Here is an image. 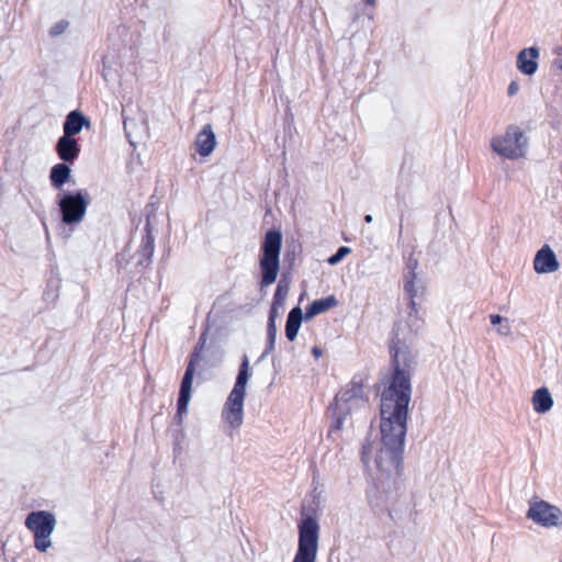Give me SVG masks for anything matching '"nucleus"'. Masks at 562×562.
<instances>
[{"label": "nucleus", "mask_w": 562, "mask_h": 562, "mask_svg": "<svg viewBox=\"0 0 562 562\" xmlns=\"http://www.w3.org/2000/svg\"><path fill=\"white\" fill-rule=\"evenodd\" d=\"M408 349L395 351L396 371L384 380L380 405V436L369 439L362 448V461L382 484L394 482L401 470V453L406 434L408 405L412 396Z\"/></svg>", "instance_id": "f257e3e1"}, {"label": "nucleus", "mask_w": 562, "mask_h": 562, "mask_svg": "<svg viewBox=\"0 0 562 562\" xmlns=\"http://www.w3.org/2000/svg\"><path fill=\"white\" fill-rule=\"evenodd\" d=\"M251 375L252 372L249 360L245 356L239 367L235 384L222 408L221 418L226 429L236 430L244 424L245 397L247 384Z\"/></svg>", "instance_id": "f03ea898"}, {"label": "nucleus", "mask_w": 562, "mask_h": 562, "mask_svg": "<svg viewBox=\"0 0 562 562\" xmlns=\"http://www.w3.org/2000/svg\"><path fill=\"white\" fill-rule=\"evenodd\" d=\"M491 149L502 158L519 160L526 157L529 138L518 125H508L502 133L494 135L490 142Z\"/></svg>", "instance_id": "7ed1b4c3"}, {"label": "nucleus", "mask_w": 562, "mask_h": 562, "mask_svg": "<svg viewBox=\"0 0 562 562\" xmlns=\"http://www.w3.org/2000/svg\"><path fill=\"white\" fill-rule=\"evenodd\" d=\"M281 247L282 234L279 231L267 232L261 243L259 255L260 285L262 288L271 285L278 278Z\"/></svg>", "instance_id": "20e7f679"}, {"label": "nucleus", "mask_w": 562, "mask_h": 562, "mask_svg": "<svg viewBox=\"0 0 562 562\" xmlns=\"http://www.w3.org/2000/svg\"><path fill=\"white\" fill-rule=\"evenodd\" d=\"M137 71L134 54L131 49L111 50L106 53L102 61V77L108 82H122Z\"/></svg>", "instance_id": "39448f33"}, {"label": "nucleus", "mask_w": 562, "mask_h": 562, "mask_svg": "<svg viewBox=\"0 0 562 562\" xmlns=\"http://www.w3.org/2000/svg\"><path fill=\"white\" fill-rule=\"evenodd\" d=\"M299 542L292 562H316L318 552L319 525L312 516L303 517L297 524Z\"/></svg>", "instance_id": "423d86ee"}, {"label": "nucleus", "mask_w": 562, "mask_h": 562, "mask_svg": "<svg viewBox=\"0 0 562 562\" xmlns=\"http://www.w3.org/2000/svg\"><path fill=\"white\" fill-rule=\"evenodd\" d=\"M56 517L46 510L32 512L25 519V527L33 533L34 547L46 552L52 547L50 536L56 527Z\"/></svg>", "instance_id": "0eeeda50"}, {"label": "nucleus", "mask_w": 562, "mask_h": 562, "mask_svg": "<svg viewBox=\"0 0 562 562\" xmlns=\"http://www.w3.org/2000/svg\"><path fill=\"white\" fill-rule=\"evenodd\" d=\"M408 313H407V341L400 339L401 333L404 335V329L398 327L397 329V340L393 344L391 353L393 359V372L391 375H393L396 371V363H395V351L400 349H408L412 355V362L409 367V380H412V374L414 371V364H415V352L413 350V338L420 333V330L424 327V317L422 314V305H414V306H407ZM412 383V381H409Z\"/></svg>", "instance_id": "6e6552de"}, {"label": "nucleus", "mask_w": 562, "mask_h": 562, "mask_svg": "<svg viewBox=\"0 0 562 562\" xmlns=\"http://www.w3.org/2000/svg\"><path fill=\"white\" fill-rule=\"evenodd\" d=\"M58 206L64 224L74 226L80 224L87 214L90 203L89 194L85 190L58 194Z\"/></svg>", "instance_id": "1a4fd4ad"}, {"label": "nucleus", "mask_w": 562, "mask_h": 562, "mask_svg": "<svg viewBox=\"0 0 562 562\" xmlns=\"http://www.w3.org/2000/svg\"><path fill=\"white\" fill-rule=\"evenodd\" d=\"M526 517L536 526L544 529L562 528V509L544 499H530Z\"/></svg>", "instance_id": "9d476101"}, {"label": "nucleus", "mask_w": 562, "mask_h": 562, "mask_svg": "<svg viewBox=\"0 0 562 562\" xmlns=\"http://www.w3.org/2000/svg\"><path fill=\"white\" fill-rule=\"evenodd\" d=\"M403 290L407 297V306L420 305L428 294V283L415 269L409 268L404 278Z\"/></svg>", "instance_id": "9b49d317"}, {"label": "nucleus", "mask_w": 562, "mask_h": 562, "mask_svg": "<svg viewBox=\"0 0 562 562\" xmlns=\"http://www.w3.org/2000/svg\"><path fill=\"white\" fill-rule=\"evenodd\" d=\"M195 367L194 362L191 361L187 368L184 376L182 379L180 391H179V400H178V423L181 424L183 420V416L188 413L189 403L191 400L192 393V383L194 375Z\"/></svg>", "instance_id": "f8f14e48"}, {"label": "nucleus", "mask_w": 562, "mask_h": 562, "mask_svg": "<svg viewBox=\"0 0 562 562\" xmlns=\"http://www.w3.org/2000/svg\"><path fill=\"white\" fill-rule=\"evenodd\" d=\"M540 49L536 46L522 48L516 58L517 69L525 76H533L539 67Z\"/></svg>", "instance_id": "ddd939ff"}, {"label": "nucleus", "mask_w": 562, "mask_h": 562, "mask_svg": "<svg viewBox=\"0 0 562 562\" xmlns=\"http://www.w3.org/2000/svg\"><path fill=\"white\" fill-rule=\"evenodd\" d=\"M559 267L557 256L548 245L537 251L533 259V269L537 273H551L557 271Z\"/></svg>", "instance_id": "4468645a"}, {"label": "nucleus", "mask_w": 562, "mask_h": 562, "mask_svg": "<svg viewBox=\"0 0 562 562\" xmlns=\"http://www.w3.org/2000/svg\"><path fill=\"white\" fill-rule=\"evenodd\" d=\"M363 407H366V402L357 395H349L347 392L338 395L336 397L337 427H341L342 419L349 412Z\"/></svg>", "instance_id": "2eb2a0df"}, {"label": "nucleus", "mask_w": 562, "mask_h": 562, "mask_svg": "<svg viewBox=\"0 0 562 562\" xmlns=\"http://www.w3.org/2000/svg\"><path fill=\"white\" fill-rule=\"evenodd\" d=\"M216 147V136L210 124L203 126L195 138L196 153L202 157L210 156Z\"/></svg>", "instance_id": "dca6fc26"}, {"label": "nucleus", "mask_w": 562, "mask_h": 562, "mask_svg": "<svg viewBox=\"0 0 562 562\" xmlns=\"http://www.w3.org/2000/svg\"><path fill=\"white\" fill-rule=\"evenodd\" d=\"M91 122L80 111L75 110L68 113L64 122V135L74 137L79 134L83 127L90 128Z\"/></svg>", "instance_id": "f3484780"}, {"label": "nucleus", "mask_w": 562, "mask_h": 562, "mask_svg": "<svg viewBox=\"0 0 562 562\" xmlns=\"http://www.w3.org/2000/svg\"><path fill=\"white\" fill-rule=\"evenodd\" d=\"M56 151L63 161H72L78 157L80 149L74 137L63 135L56 144Z\"/></svg>", "instance_id": "a211bd4d"}, {"label": "nucleus", "mask_w": 562, "mask_h": 562, "mask_svg": "<svg viewBox=\"0 0 562 562\" xmlns=\"http://www.w3.org/2000/svg\"><path fill=\"white\" fill-rule=\"evenodd\" d=\"M531 404L536 413L546 414L551 411L554 401L548 387L542 386L533 391Z\"/></svg>", "instance_id": "6ab92c4d"}, {"label": "nucleus", "mask_w": 562, "mask_h": 562, "mask_svg": "<svg viewBox=\"0 0 562 562\" xmlns=\"http://www.w3.org/2000/svg\"><path fill=\"white\" fill-rule=\"evenodd\" d=\"M338 304L334 295L315 300L305 311V319H311L316 315L324 313Z\"/></svg>", "instance_id": "aec40b11"}, {"label": "nucleus", "mask_w": 562, "mask_h": 562, "mask_svg": "<svg viewBox=\"0 0 562 562\" xmlns=\"http://www.w3.org/2000/svg\"><path fill=\"white\" fill-rule=\"evenodd\" d=\"M71 170L66 164L53 166L49 172V180L55 189H60L70 178Z\"/></svg>", "instance_id": "412c9836"}, {"label": "nucleus", "mask_w": 562, "mask_h": 562, "mask_svg": "<svg viewBox=\"0 0 562 562\" xmlns=\"http://www.w3.org/2000/svg\"><path fill=\"white\" fill-rule=\"evenodd\" d=\"M302 311L300 307H294L288 315L286 325H285V336L290 341H293L301 327L302 323Z\"/></svg>", "instance_id": "4be33fe9"}, {"label": "nucleus", "mask_w": 562, "mask_h": 562, "mask_svg": "<svg viewBox=\"0 0 562 562\" xmlns=\"http://www.w3.org/2000/svg\"><path fill=\"white\" fill-rule=\"evenodd\" d=\"M488 317L497 336L508 338L513 335V326L508 318L499 314H491Z\"/></svg>", "instance_id": "5701e85b"}, {"label": "nucleus", "mask_w": 562, "mask_h": 562, "mask_svg": "<svg viewBox=\"0 0 562 562\" xmlns=\"http://www.w3.org/2000/svg\"><path fill=\"white\" fill-rule=\"evenodd\" d=\"M277 331H278L277 323H273V321L268 322V327H267L268 344H267L265 355H268L269 352H271L274 349Z\"/></svg>", "instance_id": "b1692460"}, {"label": "nucleus", "mask_w": 562, "mask_h": 562, "mask_svg": "<svg viewBox=\"0 0 562 562\" xmlns=\"http://www.w3.org/2000/svg\"><path fill=\"white\" fill-rule=\"evenodd\" d=\"M289 292V288L285 284H282L281 282L278 284L274 295H273V304L282 305L285 302L286 295Z\"/></svg>", "instance_id": "393cba45"}, {"label": "nucleus", "mask_w": 562, "mask_h": 562, "mask_svg": "<svg viewBox=\"0 0 562 562\" xmlns=\"http://www.w3.org/2000/svg\"><path fill=\"white\" fill-rule=\"evenodd\" d=\"M351 252V249L347 246H341L337 252L327 259L330 266L338 265L347 255Z\"/></svg>", "instance_id": "a878e982"}, {"label": "nucleus", "mask_w": 562, "mask_h": 562, "mask_svg": "<svg viewBox=\"0 0 562 562\" xmlns=\"http://www.w3.org/2000/svg\"><path fill=\"white\" fill-rule=\"evenodd\" d=\"M69 26V23L67 21H59L57 23H55L50 31H49V34L52 36H58V35H61L63 33L66 32V30L68 29Z\"/></svg>", "instance_id": "bb28decb"}, {"label": "nucleus", "mask_w": 562, "mask_h": 562, "mask_svg": "<svg viewBox=\"0 0 562 562\" xmlns=\"http://www.w3.org/2000/svg\"><path fill=\"white\" fill-rule=\"evenodd\" d=\"M281 308H282V305H278V304H273L272 303L268 322H272L273 321V323H277V318L280 317V314H281V312H280Z\"/></svg>", "instance_id": "cd10ccee"}, {"label": "nucleus", "mask_w": 562, "mask_h": 562, "mask_svg": "<svg viewBox=\"0 0 562 562\" xmlns=\"http://www.w3.org/2000/svg\"><path fill=\"white\" fill-rule=\"evenodd\" d=\"M519 89H520V86H519L518 81H512V82L508 85V88H507V94H508L509 97H513V95H515V94H517V93H518Z\"/></svg>", "instance_id": "c85d7f7f"}, {"label": "nucleus", "mask_w": 562, "mask_h": 562, "mask_svg": "<svg viewBox=\"0 0 562 562\" xmlns=\"http://www.w3.org/2000/svg\"><path fill=\"white\" fill-rule=\"evenodd\" d=\"M364 3L369 7H375L376 0H363Z\"/></svg>", "instance_id": "c756f323"}, {"label": "nucleus", "mask_w": 562, "mask_h": 562, "mask_svg": "<svg viewBox=\"0 0 562 562\" xmlns=\"http://www.w3.org/2000/svg\"><path fill=\"white\" fill-rule=\"evenodd\" d=\"M554 66L562 71V59L555 60Z\"/></svg>", "instance_id": "7c9ffc66"}, {"label": "nucleus", "mask_w": 562, "mask_h": 562, "mask_svg": "<svg viewBox=\"0 0 562 562\" xmlns=\"http://www.w3.org/2000/svg\"><path fill=\"white\" fill-rule=\"evenodd\" d=\"M313 353L316 356V357H319L322 355V351L318 349V348H314L313 349Z\"/></svg>", "instance_id": "2f4dec72"}, {"label": "nucleus", "mask_w": 562, "mask_h": 562, "mask_svg": "<svg viewBox=\"0 0 562 562\" xmlns=\"http://www.w3.org/2000/svg\"><path fill=\"white\" fill-rule=\"evenodd\" d=\"M372 220H373V218H372V216H371V215H369V214L364 216V221H366L367 223H371V222H372Z\"/></svg>", "instance_id": "473e14b6"}]
</instances>
